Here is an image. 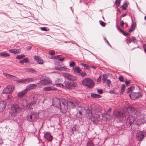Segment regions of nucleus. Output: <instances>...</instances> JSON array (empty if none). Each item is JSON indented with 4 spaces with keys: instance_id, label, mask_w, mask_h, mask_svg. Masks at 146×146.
<instances>
[{
    "instance_id": "f257e3e1",
    "label": "nucleus",
    "mask_w": 146,
    "mask_h": 146,
    "mask_svg": "<svg viewBox=\"0 0 146 146\" xmlns=\"http://www.w3.org/2000/svg\"><path fill=\"white\" fill-rule=\"evenodd\" d=\"M139 112L137 111V108H131L130 112L128 111L124 112L121 113H120L117 116L119 121L121 122L126 121V128L127 127H130L133 129V125L137 124L134 123L135 118H137V116L138 115Z\"/></svg>"
},
{
    "instance_id": "f03ea898",
    "label": "nucleus",
    "mask_w": 146,
    "mask_h": 146,
    "mask_svg": "<svg viewBox=\"0 0 146 146\" xmlns=\"http://www.w3.org/2000/svg\"><path fill=\"white\" fill-rule=\"evenodd\" d=\"M24 106V105L23 104H21V106L20 104H15L11 106L10 111L11 116L13 117H14L19 112L22 110Z\"/></svg>"
},
{
    "instance_id": "7ed1b4c3",
    "label": "nucleus",
    "mask_w": 146,
    "mask_h": 146,
    "mask_svg": "<svg viewBox=\"0 0 146 146\" xmlns=\"http://www.w3.org/2000/svg\"><path fill=\"white\" fill-rule=\"evenodd\" d=\"M82 84L89 88H93L94 86V82L92 79L85 78L82 81Z\"/></svg>"
},
{
    "instance_id": "20e7f679",
    "label": "nucleus",
    "mask_w": 146,
    "mask_h": 146,
    "mask_svg": "<svg viewBox=\"0 0 146 146\" xmlns=\"http://www.w3.org/2000/svg\"><path fill=\"white\" fill-rule=\"evenodd\" d=\"M38 118V114L34 112H31L30 114H28L27 116V120L30 122H35Z\"/></svg>"
},
{
    "instance_id": "39448f33",
    "label": "nucleus",
    "mask_w": 146,
    "mask_h": 146,
    "mask_svg": "<svg viewBox=\"0 0 146 146\" xmlns=\"http://www.w3.org/2000/svg\"><path fill=\"white\" fill-rule=\"evenodd\" d=\"M61 102L62 103L60 104V106H59L58 108L62 113H64L67 111L68 107V104L64 99H62Z\"/></svg>"
},
{
    "instance_id": "423d86ee",
    "label": "nucleus",
    "mask_w": 146,
    "mask_h": 146,
    "mask_svg": "<svg viewBox=\"0 0 146 146\" xmlns=\"http://www.w3.org/2000/svg\"><path fill=\"white\" fill-rule=\"evenodd\" d=\"M64 84L65 87L69 89L73 88L77 85L76 82H74V81H72V82L65 81Z\"/></svg>"
},
{
    "instance_id": "0eeeda50",
    "label": "nucleus",
    "mask_w": 146,
    "mask_h": 146,
    "mask_svg": "<svg viewBox=\"0 0 146 146\" xmlns=\"http://www.w3.org/2000/svg\"><path fill=\"white\" fill-rule=\"evenodd\" d=\"M14 88V86L8 85L3 90L2 93L7 94H11L13 92Z\"/></svg>"
},
{
    "instance_id": "6e6552de",
    "label": "nucleus",
    "mask_w": 146,
    "mask_h": 146,
    "mask_svg": "<svg viewBox=\"0 0 146 146\" xmlns=\"http://www.w3.org/2000/svg\"><path fill=\"white\" fill-rule=\"evenodd\" d=\"M84 108L81 106H78L76 109V110L77 112V113L76 115V117L78 118H82V112H84Z\"/></svg>"
},
{
    "instance_id": "1a4fd4ad",
    "label": "nucleus",
    "mask_w": 146,
    "mask_h": 146,
    "mask_svg": "<svg viewBox=\"0 0 146 146\" xmlns=\"http://www.w3.org/2000/svg\"><path fill=\"white\" fill-rule=\"evenodd\" d=\"M62 75L66 79L69 81H75L76 79V77L68 73H63Z\"/></svg>"
},
{
    "instance_id": "9d476101",
    "label": "nucleus",
    "mask_w": 146,
    "mask_h": 146,
    "mask_svg": "<svg viewBox=\"0 0 146 146\" xmlns=\"http://www.w3.org/2000/svg\"><path fill=\"white\" fill-rule=\"evenodd\" d=\"M142 95V94L141 93L135 92H132L129 95L130 98L133 100L141 97Z\"/></svg>"
},
{
    "instance_id": "9b49d317",
    "label": "nucleus",
    "mask_w": 146,
    "mask_h": 146,
    "mask_svg": "<svg viewBox=\"0 0 146 146\" xmlns=\"http://www.w3.org/2000/svg\"><path fill=\"white\" fill-rule=\"evenodd\" d=\"M146 135V132L144 131H140L137 134L136 139L138 141H142Z\"/></svg>"
},
{
    "instance_id": "f8f14e48",
    "label": "nucleus",
    "mask_w": 146,
    "mask_h": 146,
    "mask_svg": "<svg viewBox=\"0 0 146 146\" xmlns=\"http://www.w3.org/2000/svg\"><path fill=\"white\" fill-rule=\"evenodd\" d=\"M68 106L71 108H74L77 106L78 103L76 100L74 101H70L67 102Z\"/></svg>"
},
{
    "instance_id": "ddd939ff",
    "label": "nucleus",
    "mask_w": 146,
    "mask_h": 146,
    "mask_svg": "<svg viewBox=\"0 0 146 146\" xmlns=\"http://www.w3.org/2000/svg\"><path fill=\"white\" fill-rule=\"evenodd\" d=\"M64 57L62 58L61 55H58L55 56V65L59 66H61L62 64V63L61 62H59L56 60H58L60 61H62L64 60Z\"/></svg>"
},
{
    "instance_id": "4468645a",
    "label": "nucleus",
    "mask_w": 146,
    "mask_h": 146,
    "mask_svg": "<svg viewBox=\"0 0 146 146\" xmlns=\"http://www.w3.org/2000/svg\"><path fill=\"white\" fill-rule=\"evenodd\" d=\"M51 82V81L48 77L43 78L40 80V83L44 85H47Z\"/></svg>"
},
{
    "instance_id": "2eb2a0df",
    "label": "nucleus",
    "mask_w": 146,
    "mask_h": 146,
    "mask_svg": "<svg viewBox=\"0 0 146 146\" xmlns=\"http://www.w3.org/2000/svg\"><path fill=\"white\" fill-rule=\"evenodd\" d=\"M36 80V79L34 78H28L23 80L21 82L25 83H29L30 82H32L35 80Z\"/></svg>"
},
{
    "instance_id": "dca6fc26",
    "label": "nucleus",
    "mask_w": 146,
    "mask_h": 146,
    "mask_svg": "<svg viewBox=\"0 0 146 146\" xmlns=\"http://www.w3.org/2000/svg\"><path fill=\"white\" fill-rule=\"evenodd\" d=\"M37 86V85L36 84H30L28 85L26 87L25 90L27 92L28 90H30L34 89Z\"/></svg>"
},
{
    "instance_id": "f3484780",
    "label": "nucleus",
    "mask_w": 146,
    "mask_h": 146,
    "mask_svg": "<svg viewBox=\"0 0 146 146\" xmlns=\"http://www.w3.org/2000/svg\"><path fill=\"white\" fill-rule=\"evenodd\" d=\"M86 114L87 117H88L89 119L92 118V111L91 110H90L89 108H87L86 110Z\"/></svg>"
},
{
    "instance_id": "a211bd4d",
    "label": "nucleus",
    "mask_w": 146,
    "mask_h": 146,
    "mask_svg": "<svg viewBox=\"0 0 146 146\" xmlns=\"http://www.w3.org/2000/svg\"><path fill=\"white\" fill-rule=\"evenodd\" d=\"M27 92V91L25 89L19 92L18 94V99H21Z\"/></svg>"
},
{
    "instance_id": "6ab92c4d",
    "label": "nucleus",
    "mask_w": 146,
    "mask_h": 146,
    "mask_svg": "<svg viewBox=\"0 0 146 146\" xmlns=\"http://www.w3.org/2000/svg\"><path fill=\"white\" fill-rule=\"evenodd\" d=\"M34 59L39 64H43V60L40 57L37 56H35L34 57Z\"/></svg>"
},
{
    "instance_id": "aec40b11",
    "label": "nucleus",
    "mask_w": 146,
    "mask_h": 146,
    "mask_svg": "<svg viewBox=\"0 0 146 146\" xmlns=\"http://www.w3.org/2000/svg\"><path fill=\"white\" fill-rule=\"evenodd\" d=\"M61 100L60 98L55 97V107L58 108L60 106V105L62 103Z\"/></svg>"
},
{
    "instance_id": "412c9836",
    "label": "nucleus",
    "mask_w": 146,
    "mask_h": 146,
    "mask_svg": "<svg viewBox=\"0 0 146 146\" xmlns=\"http://www.w3.org/2000/svg\"><path fill=\"white\" fill-rule=\"evenodd\" d=\"M5 107V102L4 101L0 102V112L3 111Z\"/></svg>"
},
{
    "instance_id": "4be33fe9",
    "label": "nucleus",
    "mask_w": 146,
    "mask_h": 146,
    "mask_svg": "<svg viewBox=\"0 0 146 146\" xmlns=\"http://www.w3.org/2000/svg\"><path fill=\"white\" fill-rule=\"evenodd\" d=\"M3 74L8 79H10L13 80H15V78H16V77L13 76L12 75H10L9 74L4 73H3Z\"/></svg>"
},
{
    "instance_id": "5701e85b",
    "label": "nucleus",
    "mask_w": 146,
    "mask_h": 146,
    "mask_svg": "<svg viewBox=\"0 0 146 146\" xmlns=\"http://www.w3.org/2000/svg\"><path fill=\"white\" fill-rule=\"evenodd\" d=\"M73 70L75 74L78 75L80 72L82 71V70L78 66H76L74 68Z\"/></svg>"
},
{
    "instance_id": "b1692460",
    "label": "nucleus",
    "mask_w": 146,
    "mask_h": 146,
    "mask_svg": "<svg viewBox=\"0 0 146 146\" xmlns=\"http://www.w3.org/2000/svg\"><path fill=\"white\" fill-rule=\"evenodd\" d=\"M44 137L48 141H50L52 140V136L48 133H46L44 135Z\"/></svg>"
},
{
    "instance_id": "393cba45",
    "label": "nucleus",
    "mask_w": 146,
    "mask_h": 146,
    "mask_svg": "<svg viewBox=\"0 0 146 146\" xmlns=\"http://www.w3.org/2000/svg\"><path fill=\"white\" fill-rule=\"evenodd\" d=\"M21 51V49H17L16 48L11 49L9 50V52H10L15 54L19 53Z\"/></svg>"
},
{
    "instance_id": "a878e982",
    "label": "nucleus",
    "mask_w": 146,
    "mask_h": 146,
    "mask_svg": "<svg viewBox=\"0 0 146 146\" xmlns=\"http://www.w3.org/2000/svg\"><path fill=\"white\" fill-rule=\"evenodd\" d=\"M102 115L104 120H108L110 119V115L107 113L102 114Z\"/></svg>"
},
{
    "instance_id": "bb28decb",
    "label": "nucleus",
    "mask_w": 146,
    "mask_h": 146,
    "mask_svg": "<svg viewBox=\"0 0 146 146\" xmlns=\"http://www.w3.org/2000/svg\"><path fill=\"white\" fill-rule=\"evenodd\" d=\"M91 97L94 98H99L101 97V96L98 94L92 93L91 94Z\"/></svg>"
},
{
    "instance_id": "cd10ccee",
    "label": "nucleus",
    "mask_w": 146,
    "mask_h": 146,
    "mask_svg": "<svg viewBox=\"0 0 146 146\" xmlns=\"http://www.w3.org/2000/svg\"><path fill=\"white\" fill-rule=\"evenodd\" d=\"M25 71L27 72H29L32 73H35L36 71L34 69L31 68H28L26 69Z\"/></svg>"
},
{
    "instance_id": "c85d7f7f",
    "label": "nucleus",
    "mask_w": 146,
    "mask_h": 146,
    "mask_svg": "<svg viewBox=\"0 0 146 146\" xmlns=\"http://www.w3.org/2000/svg\"><path fill=\"white\" fill-rule=\"evenodd\" d=\"M54 88L52 87L47 86L43 88V90L44 91H47L52 90H53Z\"/></svg>"
},
{
    "instance_id": "c756f323",
    "label": "nucleus",
    "mask_w": 146,
    "mask_h": 146,
    "mask_svg": "<svg viewBox=\"0 0 146 146\" xmlns=\"http://www.w3.org/2000/svg\"><path fill=\"white\" fill-rule=\"evenodd\" d=\"M10 56L9 54L7 52H1L0 53V56L3 57H6L9 56Z\"/></svg>"
},
{
    "instance_id": "7c9ffc66",
    "label": "nucleus",
    "mask_w": 146,
    "mask_h": 146,
    "mask_svg": "<svg viewBox=\"0 0 146 146\" xmlns=\"http://www.w3.org/2000/svg\"><path fill=\"white\" fill-rule=\"evenodd\" d=\"M29 61V58L27 57L24 58L23 60L20 61L19 63L22 64L24 63H27Z\"/></svg>"
},
{
    "instance_id": "2f4dec72",
    "label": "nucleus",
    "mask_w": 146,
    "mask_h": 146,
    "mask_svg": "<svg viewBox=\"0 0 146 146\" xmlns=\"http://www.w3.org/2000/svg\"><path fill=\"white\" fill-rule=\"evenodd\" d=\"M108 76L106 74H104L103 75L102 80L103 83H105L107 80Z\"/></svg>"
},
{
    "instance_id": "473e14b6",
    "label": "nucleus",
    "mask_w": 146,
    "mask_h": 146,
    "mask_svg": "<svg viewBox=\"0 0 146 146\" xmlns=\"http://www.w3.org/2000/svg\"><path fill=\"white\" fill-rule=\"evenodd\" d=\"M135 28V25L134 23H133L131 25L130 29H129V32H132Z\"/></svg>"
},
{
    "instance_id": "72a5a7b5",
    "label": "nucleus",
    "mask_w": 146,
    "mask_h": 146,
    "mask_svg": "<svg viewBox=\"0 0 146 146\" xmlns=\"http://www.w3.org/2000/svg\"><path fill=\"white\" fill-rule=\"evenodd\" d=\"M125 88V86L124 84H123L121 86V90L120 92L121 94H122Z\"/></svg>"
},
{
    "instance_id": "f704fd0d",
    "label": "nucleus",
    "mask_w": 146,
    "mask_h": 146,
    "mask_svg": "<svg viewBox=\"0 0 146 146\" xmlns=\"http://www.w3.org/2000/svg\"><path fill=\"white\" fill-rule=\"evenodd\" d=\"M87 146H94V144L92 140L88 141L87 143Z\"/></svg>"
},
{
    "instance_id": "c9c22d12",
    "label": "nucleus",
    "mask_w": 146,
    "mask_h": 146,
    "mask_svg": "<svg viewBox=\"0 0 146 146\" xmlns=\"http://www.w3.org/2000/svg\"><path fill=\"white\" fill-rule=\"evenodd\" d=\"M40 29L43 31H48L49 30L48 28L46 27H41L40 28Z\"/></svg>"
},
{
    "instance_id": "e433bc0d",
    "label": "nucleus",
    "mask_w": 146,
    "mask_h": 146,
    "mask_svg": "<svg viewBox=\"0 0 146 146\" xmlns=\"http://www.w3.org/2000/svg\"><path fill=\"white\" fill-rule=\"evenodd\" d=\"M127 7V5L126 3H124L122 6V9L123 10H125L126 9V8Z\"/></svg>"
},
{
    "instance_id": "4c0bfd02",
    "label": "nucleus",
    "mask_w": 146,
    "mask_h": 146,
    "mask_svg": "<svg viewBox=\"0 0 146 146\" xmlns=\"http://www.w3.org/2000/svg\"><path fill=\"white\" fill-rule=\"evenodd\" d=\"M25 56V55L23 54L18 55L16 57V58L17 59H21Z\"/></svg>"
},
{
    "instance_id": "58836bf2",
    "label": "nucleus",
    "mask_w": 146,
    "mask_h": 146,
    "mask_svg": "<svg viewBox=\"0 0 146 146\" xmlns=\"http://www.w3.org/2000/svg\"><path fill=\"white\" fill-rule=\"evenodd\" d=\"M55 85H56L57 86L61 88H64V85L60 83H55Z\"/></svg>"
},
{
    "instance_id": "ea45409f",
    "label": "nucleus",
    "mask_w": 146,
    "mask_h": 146,
    "mask_svg": "<svg viewBox=\"0 0 146 146\" xmlns=\"http://www.w3.org/2000/svg\"><path fill=\"white\" fill-rule=\"evenodd\" d=\"M77 131L76 127L75 126H74L71 129L70 131L72 132V133L73 134L74 133V131Z\"/></svg>"
},
{
    "instance_id": "a19ab883",
    "label": "nucleus",
    "mask_w": 146,
    "mask_h": 146,
    "mask_svg": "<svg viewBox=\"0 0 146 146\" xmlns=\"http://www.w3.org/2000/svg\"><path fill=\"white\" fill-rule=\"evenodd\" d=\"M120 0H116L115 1V3L116 6L117 7L119 6L120 5Z\"/></svg>"
},
{
    "instance_id": "79ce46f5",
    "label": "nucleus",
    "mask_w": 146,
    "mask_h": 146,
    "mask_svg": "<svg viewBox=\"0 0 146 146\" xmlns=\"http://www.w3.org/2000/svg\"><path fill=\"white\" fill-rule=\"evenodd\" d=\"M81 64L84 67L86 68V69L87 70H89L90 69V67L87 64L81 63Z\"/></svg>"
},
{
    "instance_id": "37998d69",
    "label": "nucleus",
    "mask_w": 146,
    "mask_h": 146,
    "mask_svg": "<svg viewBox=\"0 0 146 146\" xmlns=\"http://www.w3.org/2000/svg\"><path fill=\"white\" fill-rule=\"evenodd\" d=\"M86 75V73L85 72H83L82 71L80 72L79 76H81L82 77H83L85 76Z\"/></svg>"
},
{
    "instance_id": "c03bdc74",
    "label": "nucleus",
    "mask_w": 146,
    "mask_h": 146,
    "mask_svg": "<svg viewBox=\"0 0 146 146\" xmlns=\"http://www.w3.org/2000/svg\"><path fill=\"white\" fill-rule=\"evenodd\" d=\"M33 102H31L29 103L28 104L27 106L28 108H29L30 109H31L32 108V107L31 106V105H33Z\"/></svg>"
},
{
    "instance_id": "a18cd8bd",
    "label": "nucleus",
    "mask_w": 146,
    "mask_h": 146,
    "mask_svg": "<svg viewBox=\"0 0 146 146\" xmlns=\"http://www.w3.org/2000/svg\"><path fill=\"white\" fill-rule=\"evenodd\" d=\"M12 99H13V97L10 95H8V96L7 98V100L9 101V102H10L12 101Z\"/></svg>"
},
{
    "instance_id": "49530a36",
    "label": "nucleus",
    "mask_w": 146,
    "mask_h": 146,
    "mask_svg": "<svg viewBox=\"0 0 146 146\" xmlns=\"http://www.w3.org/2000/svg\"><path fill=\"white\" fill-rule=\"evenodd\" d=\"M75 65V62L73 61L70 62L69 65L70 66L72 67H74Z\"/></svg>"
},
{
    "instance_id": "de8ad7c7",
    "label": "nucleus",
    "mask_w": 146,
    "mask_h": 146,
    "mask_svg": "<svg viewBox=\"0 0 146 146\" xmlns=\"http://www.w3.org/2000/svg\"><path fill=\"white\" fill-rule=\"evenodd\" d=\"M99 117V115H97L96 116H94V121H98L99 120V119L98 118Z\"/></svg>"
},
{
    "instance_id": "09e8293b",
    "label": "nucleus",
    "mask_w": 146,
    "mask_h": 146,
    "mask_svg": "<svg viewBox=\"0 0 146 146\" xmlns=\"http://www.w3.org/2000/svg\"><path fill=\"white\" fill-rule=\"evenodd\" d=\"M131 39L129 37H127L126 39V42L127 43H130L131 42Z\"/></svg>"
},
{
    "instance_id": "8fccbe9b",
    "label": "nucleus",
    "mask_w": 146,
    "mask_h": 146,
    "mask_svg": "<svg viewBox=\"0 0 146 146\" xmlns=\"http://www.w3.org/2000/svg\"><path fill=\"white\" fill-rule=\"evenodd\" d=\"M99 23L100 25L103 27H105L106 26V23L100 20Z\"/></svg>"
},
{
    "instance_id": "3c124183",
    "label": "nucleus",
    "mask_w": 146,
    "mask_h": 146,
    "mask_svg": "<svg viewBox=\"0 0 146 146\" xmlns=\"http://www.w3.org/2000/svg\"><path fill=\"white\" fill-rule=\"evenodd\" d=\"M119 79L121 82H124V77L122 76H119Z\"/></svg>"
},
{
    "instance_id": "603ef678",
    "label": "nucleus",
    "mask_w": 146,
    "mask_h": 146,
    "mask_svg": "<svg viewBox=\"0 0 146 146\" xmlns=\"http://www.w3.org/2000/svg\"><path fill=\"white\" fill-rule=\"evenodd\" d=\"M60 71H65L66 70L67 68L66 66H64L63 67H61Z\"/></svg>"
},
{
    "instance_id": "864d4df0",
    "label": "nucleus",
    "mask_w": 146,
    "mask_h": 146,
    "mask_svg": "<svg viewBox=\"0 0 146 146\" xmlns=\"http://www.w3.org/2000/svg\"><path fill=\"white\" fill-rule=\"evenodd\" d=\"M48 53L51 55H53L54 54L55 52L54 50H51Z\"/></svg>"
},
{
    "instance_id": "5fc2aeb1",
    "label": "nucleus",
    "mask_w": 146,
    "mask_h": 146,
    "mask_svg": "<svg viewBox=\"0 0 146 146\" xmlns=\"http://www.w3.org/2000/svg\"><path fill=\"white\" fill-rule=\"evenodd\" d=\"M98 92L100 94H102L103 93V90L102 89H98Z\"/></svg>"
},
{
    "instance_id": "6e6d98bb",
    "label": "nucleus",
    "mask_w": 146,
    "mask_h": 146,
    "mask_svg": "<svg viewBox=\"0 0 146 146\" xmlns=\"http://www.w3.org/2000/svg\"><path fill=\"white\" fill-rule=\"evenodd\" d=\"M122 34L125 36H127L128 35H129V34L128 33L125 32L124 31H123Z\"/></svg>"
},
{
    "instance_id": "4d7b16f0",
    "label": "nucleus",
    "mask_w": 146,
    "mask_h": 146,
    "mask_svg": "<svg viewBox=\"0 0 146 146\" xmlns=\"http://www.w3.org/2000/svg\"><path fill=\"white\" fill-rule=\"evenodd\" d=\"M106 83L108 85V86H110V84L111 83V81L110 79L107 80V81Z\"/></svg>"
},
{
    "instance_id": "13d9d810",
    "label": "nucleus",
    "mask_w": 146,
    "mask_h": 146,
    "mask_svg": "<svg viewBox=\"0 0 146 146\" xmlns=\"http://www.w3.org/2000/svg\"><path fill=\"white\" fill-rule=\"evenodd\" d=\"M110 93L111 94H118L117 92H115V91L113 90H111V91Z\"/></svg>"
},
{
    "instance_id": "bf43d9fd",
    "label": "nucleus",
    "mask_w": 146,
    "mask_h": 146,
    "mask_svg": "<svg viewBox=\"0 0 146 146\" xmlns=\"http://www.w3.org/2000/svg\"><path fill=\"white\" fill-rule=\"evenodd\" d=\"M48 58L50 59H55V56L51 55L48 56Z\"/></svg>"
},
{
    "instance_id": "052dcab7",
    "label": "nucleus",
    "mask_w": 146,
    "mask_h": 146,
    "mask_svg": "<svg viewBox=\"0 0 146 146\" xmlns=\"http://www.w3.org/2000/svg\"><path fill=\"white\" fill-rule=\"evenodd\" d=\"M125 82L127 86H128L130 84V82L127 80L125 81Z\"/></svg>"
},
{
    "instance_id": "680f3d73",
    "label": "nucleus",
    "mask_w": 146,
    "mask_h": 146,
    "mask_svg": "<svg viewBox=\"0 0 146 146\" xmlns=\"http://www.w3.org/2000/svg\"><path fill=\"white\" fill-rule=\"evenodd\" d=\"M60 68H61V67H57H57L55 66V70L60 71Z\"/></svg>"
},
{
    "instance_id": "e2e57ef3",
    "label": "nucleus",
    "mask_w": 146,
    "mask_h": 146,
    "mask_svg": "<svg viewBox=\"0 0 146 146\" xmlns=\"http://www.w3.org/2000/svg\"><path fill=\"white\" fill-rule=\"evenodd\" d=\"M101 80V77L100 75V76L99 78H98L97 80V81L98 82L100 81Z\"/></svg>"
},
{
    "instance_id": "0e129e2a",
    "label": "nucleus",
    "mask_w": 146,
    "mask_h": 146,
    "mask_svg": "<svg viewBox=\"0 0 146 146\" xmlns=\"http://www.w3.org/2000/svg\"><path fill=\"white\" fill-rule=\"evenodd\" d=\"M131 88H132V87L131 86L128 89H127V92L128 93L129 92L131 91Z\"/></svg>"
},
{
    "instance_id": "69168bd1",
    "label": "nucleus",
    "mask_w": 146,
    "mask_h": 146,
    "mask_svg": "<svg viewBox=\"0 0 146 146\" xmlns=\"http://www.w3.org/2000/svg\"><path fill=\"white\" fill-rule=\"evenodd\" d=\"M132 42H135V37L133 36L132 37Z\"/></svg>"
},
{
    "instance_id": "338daca9",
    "label": "nucleus",
    "mask_w": 146,
    "mask_h": 146,
    "mask_svg": "<svg viewBox=\"0 0 146 146\" xmlns=\"http://www.w3.org/2000/svg\"><path fill=\"white\" fill-rule=\"evenodd\" d=\"M124 24V23L123 21H121V27H123Z\"/></svg>"
},
{
    "instance_id": "774afa93",
    "label": "nucleus",
    "mask_w": 146,
    "mask_h": 146,
    "mask_svg": "<svg viewBox=\"0 0 146 146\" xmlns=\"http://www.w3.org/2000/svg\"><path fill=\"white\" fill-rule=\"evenodd\" d=\"M143 119L145 121H146V115H144L143 116Z\"/></svg>"
}]
</instances>
